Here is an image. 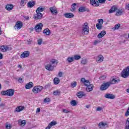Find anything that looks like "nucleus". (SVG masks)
Instances as JSON below:
<instances>
[{"label": "nucleus", "mask_w": 129, "mask_h": 129, "mask_svg": "<svg viewBox=\"0 0 129 129\" xmlns=\"http://www.w3.org/2000/svg\"><path fill=\"white\" fill-rule=\"evenodd\" d=\"M24 18L25 19V20H26V21H29V20H30V18L29 17V16H24Z\"/></svg>", "instance_id": "13d9d810"}, {"label": "nucleus", "mask_w": 129, "mask_h": 129, "mask_svg": "<svg viewBox=\"0 0 129 129\" xmlns=\"http://www.w3.org/2000/svg\"><path fill=\"white\" fill-rule=\"evenodd\" d=\"M125 9L129 10V4H127V5L125 6Z\"/></svg>", "instance_id": "69168bd1"}, {"label": "nucleus", "mask_w": 129, "mask_h": 129, "mask_svg": "<svg viewBox=\"0 0 129 129\" xmlns=\"http://www.w3.org/2000/svg\"><path fill=\"white\" fill-rule=\"evenodd\" d=\"M71 104L73 106H76V105H77V103H76V101L73 100L71 101Z\"/></svg>", "instance_id": "4c0bfd02"}, {"label": "nucleus", "mask_w": 129, "mask_h": 129, "mask_svg": "<svg viewBox=\"0 0 129 129\" xmlns=\"http://www.w3.org/2000/svg\"><path fill=\"white\" fill-rule=\"evenodd\" d=\"M56 124H57V122L55 121H52L50 123H49V124L45 128V129H50V128H51V127H52V126H53L54 125H56Z\"/></svg>", "instance_id": "a211bd4d"}, {"label": "nucleus", "mask_w": 129, "mask_h": 129, "mask_svg": "<svg viewBox=\"0 0 129 129\" xmlns=\"http://www.w3.org/2000/svg\"><path fill=\"white\" fill-rule=\"evenodd\" d=\"M81 63L82 64L85 65V64L87 63V60H86V59H83L81 60Z\"/></svg>", "instance_id": "a18cd8bd"}, {"label": "nucleus", "mask_w": 129, "mask_h": 129, "mask_svg": "<svg viewBox=\"0 0 129 129\" xmlns=\"http://www.w3.org/2000/svg\"><path fill=\"white\" fill-rule=\"evenodd\" d=\"M14 94L15 90L13 89H10L2 92V95H7V96H13Z\"/></svg>", "instance_id": "f03ea898"}, {"label": "nucleus", "mask_w": 129, "mask_h": 129, "mask_svg": "<svg viewBox=\"0 0 129 129\" xmlns=\"http://www.w3.org/2000/svg\"><path fill=\"white\" fill-rule=\"evenodd\" d=\"M6 106V104L5 103H1L0 104V107H5Z\"/></svg>", "instance_id": "e2e57ef3"}, {"label": "nucleus", "mask_w": 129, "mask_h": 129, "mask_svg": "<svg viewBox=\"0 0 129 129\" xmlns=\"http://www.w3.org/2000/svg\"><path fill=\"white\" fill-rule=\"evenodd\" d=\"M49 11L51 13L52 15L56 16L58 14V11H57V8L55 7H50L49 8Z\"/></svg>", "instance_id": "0eeeda50"}, {"label": "nucleus", "mask_w": 129, "mask_h": 129, "mask_svg": "<svg viewBox=\"0 0 129 129\" xmlns=\"http://www.w3.org/2000/svg\"><path fill=\"white\" fill-rule=\"evenodd\" d=\"M83 35H88L89 34V26H88V23H85L82 28Z\"/></svg>", "instance_id": "7ed1b4c3"}, {"label": "nucleus", "mask_w": 129, "mask_h": 129, "mask_svg": "<svg viewBox=\"0 0 129 129\" xmlns=\"http://www.w3.org/2000/svg\"><path fill=\"white\" fill-rule=\"evenodd\" d=\"M14 8V5L12 4H9L6 6V9L7 10V11H11V10H13Z\"/></svg>", "instance_id": "c756f323"}, {"label": "nucleus", "mask_w": 129, "mask_h": 129, "mask_svg": "<svg viewBox=\"0 0 129 129\" xmlns=\"http://www.w3.org/2000/svg\"><path fill=\"white\" fill-rule=\"evenodd\" d=\"M60 91H59L58 90H56L53 91V94L54 95H56V96L60 95Z\"/></svg>", "instance_id": "58836bf2"}, {"label": "nucleus", "mask_w": 129, "mask_h": 129, "mask_svg": "<svg viewBox=\"0 0 129 129\" xmlns=\"http://www.w3.org/2000/svg\"><path fill=\"white\" fill-rule=\"evenodd\" d=\"M98 23H99L100 25H102V24H103V19H99L98 20Z\"/></svg>", "instance_id": "8fccbe9b"}, {"label": "nucleus", "mask_w": 129, "mask_h": 129, "mask_svg": "<svg viewBox=\"0 0 129 129\" xmlns=\"http://www.w3.org/2000/svg\"><path fill=\"white\" fill-rule=\"evenodd\" d=\"M34 29L35 31H36V32H39V31H42V29H43V24L39 23L37 24L35 26Z\"/></svg>", "instance_id": "9b49d317"}, {"label": "nucleus", "mask_w": 129, "mask_h": 129, "mask_svg": "<svg viewBox=\"0 0 129 129\" xmlns=\"http://www.w3.org/2000/svg\"><path fill=\"white\" fill-rule=\"evenodd\" d=\"M62 112L64 113H69V112H70V110H67L66 109H62Z\"/></svg>", "instance_id": "c03bdc74"}, {"label": "nucleus", "mask_w": 129, "mask_h": 129, "mask_svg": "<svg viewBox=\"0 0 129 129\" xmlns=\"http://www.w3.org/2000/svg\"><path fill=\"white\" fill-rule=\"evenodd\" d=\"M99 43H100L99 40H95L94 42V45H97V44H99Z\"/></svg>", "instance_id": "09e8293b"}, {"label": "nucleus", "mask_w": 129, "mask_h": 129, "mask_svg": "<svg viewBox=\"0 0 129 129\" xmlns=\"http://www.w3.org/2000/svg\"><path fill=\"white\" fill-rule=\"evenodd\" d=\"M121 14H122V12L120 10H118L116 13V16H121Z\"/></svg>", "instance_id": "37998d69"}, {"label": "nucleus", "mask_w": 129, "mask_h": 129, "mask_svg": "<svg viewBox=\"0 0 129 129\" xmlns=\"http://www.w3.org/2000/svg\"><path fill=\"white\" fill-rule=\"evenodd\" d=\"M49 101H50V98H46L44 100V102H45V103L49 102Z\"/></svg>", "instance_id": "49530a36"}, {"label": "nucleus", "mask_w": 129, "mask_h": 129, "mask_svg": "<svg viewBox=\"0 0 129 129\" xmlns=\"http://www.w3.org/2000/svg\"><path fill=\"white\" fill-rule=\"evenodd\" d=\"M3 54H2V53H0V59H3Z\"/></svg>", "instance_id": "338daca9"}, {"label": "nucleus", "mask_w": 129, "mask_h": 129, "mask_svg": "<svg viewBox=\"0 0 129 129\" xmlns=\"http://www.w3.org/2000/svg\"><path fill=\"white\" fill-rule=\"evenodd\" d=\"M43 87L41 86H35L33 89L32 91L33 93H34L35 94H37V93H39L43 90Z\"/></svg>", "instance_id": "39448f33"}, {"label": "nucleus", "mask_w": 129, "mask_h": 129, "mask_svg": "<svg viewBox=\"0 0 129 129\" xmlns=\"http://www.w3.org/2000/svg\"><path fill=\"white\" fill-rule=\"evenodd\" d=\"M25 3H27V1L26 0H21V2L20 3V5H24L25 4Z\"/></svg>", "instance_id": "5fc2aeb1"}, {"label": "nucleus", "mask_w": 129, "mask_h": 129, "mask_svg": "<svg viewBox=\"0 0 129 129\" xmlns=\"http://www.w3.org/2000/svg\"><path fill=\"white\" fill-rule=\"evenodd\" d=\"M119 81H120L118 79L112 78V79H111L110 82H109L108 83H110V84H116L118 83V82H119Z\"/></svg>", "instance_id": "f8f14e48"}, {"label": "nucleus", "mask_w": 129, "mask_h": 129, "mask_svg": "<svg viewBox=\"0 0 129 129\" xmlns=\"http://www.w3.org/2000/svg\"><path fill=\"white\" fill-rule=\"evenodd\" d=\"M121 77L123 78H127L129 76V66L127 68L123 70L121 74Z\"/></svg>", "instance_id": "20e7f679"}, {"label": "nucleus", "mask_w": 129, "mask_h": 129, "mask_svg": "<svg viewBox=\"0 0 129 129\" xmlns=\"http://www.w3.org/2000/svg\"><path fill=\"white\" fill-rule=\"evenodd\" d=\"M97 111H101V110H102V107H98L96 109Z\"/></svg>", "instance_id": "864d4df0"}, {"label": "nucleus", "mask_w": 129, "mask_h": 129, "mask_svg": "<svg viewBox=\"0 0 129 129\" xmlns=\"http://www.w3.org/2000/svg\"><path fill=\"white\" fill-rule=\"evenodd\" d=\"M125 129H129V117L126 121Z\"/></svg>", "instance_id": "f704fd0d"}, {"label": "nucleus", "mask_w": 129, "mask_h": 129, "mask_svg": "<svg viewBox=\"0 0 129 129\" xmlns=\"http://www.w3.org/2000/svg\"><path fill=\"white\" fill-rule=\"evenodd\" d=\"M105 125H107V124L106 123H104L103 122H100L98 124V126L100 128H104Z\"/></svg>", "instance_id": "bb28decb"}, {"label": "nucleus", "mask_w": 129, "mask_h": 129, "mask_svg": "<svg viewBox=\"0 0 129 129\" xmlns=\"http://www.w3.org/2000/svg\"><path fill=\"white\" fill-rule=\"evenodd\" d=\"M18 123L22 126H24L26 125V120L19 119L18 120Z\"/></svg>", "instance_id": "cd10ccee"}, {"label": "nucleus", "mask_w": 129, "mask_h": 129, "mask_svg": "<svg viewBox=\"0 0 129 129\" xmlns=\"http://www.w3.org/2000/svg\"><path fill=\"white\" fill-rule=\"evenodd\" d=\"M62 76H63V74L62 73V72H60L58 73V77H62Z\"/></svg>", "instance_id": "052dcab7"}, {"label": "nucleus", "mask_w": 129, "mask_h": 129, "mask_svg": "<svg viewBox=\"0 0 129 129\" xmlns=\"http://www.w3.org/2000/svg\"><path fill=\"white\" fill-rule=\"evenodd\" d=\"M76 6H77L76 3H74V4H72V9H71L72 12H75V11L76 10V7H75Z\"/></svg>", "instance_id": "72a5a7b5"}, {"label": "nucleus", "mask_w": 129, "mask_h": 129, "mask_svg": "<svg viewBox=\"0 0 129 129\" xmlns=\"http://www.w3.org/2000/svg\"><path fill=\"white\" fill-rule=\"evenodd\" d=\"M81 81L82 83L84 84L85 86H88L90 84L89 80H86L84 78H82L81 79Z\"/></svg>", "instance_id": "4468645a"}, {"label": "nucleus", "mask_w": 129, "mask_h": 129, "mask_svg": "<svg viewBox=\"0 0 129 129\" xmlns=\"http://www.w3.org/2000/svg\"><path fill=\"white\" fill-rule=\"evenodd\" d=\"M77 96H78L79 98H82L83 96H85V94L83 91H80L77 93Z\"/></svg>", "instance_id": "5701e85b"}, {"label": "nucleus", "mask_w": 129, "mask_h": 129, "mask_svg": "<svg viewBox=\"0 0 129 129\" xmlns=\"http://www.w3.org/2000/svg\"><path fill=\"white\" fill-rule=\"evenodd\" d=\"M53 82L55 85H57V84H59V83L60 82V79L58 78H55L53 80Z\"/></svg>", "instance_id": "2f4dec72"}, {"label": "nucleus", "mask_w": 129, "mask_h": 129, "mask_svg": "<svg viewBox=\"0 0 129 129\" xmlns=\"http://www.w3.org/2000/svg\"><path fill=\"white\" fill-rule=\"evenodd\" d=\"M104 96L108 99H114L115 98V96L112 94H106Z\"/></svg>", "instance_id": "dca6fc26"}, {"label": "nucleus", "mask_w": 129, "mask_h": 129, "mask_svg": "<svg viewBox=\"0 0 129 129\" xmlns=\"http://www.w3.org/2000/svg\"><path fill=\"white\" fill-rule=\"evenodd\" d=\"M44 11H45V8H42L41 6H40L37 9L36 12L42 13V12H44Z\"/></svg>", "instance_id": "c85d7f7f"}, {"label": "nucleus", "mask_w": 129, "mask_h": 129, "mask_svg": "<svg viewBox=\"0 0 129 129\" xmlns=\"http://www.w3.org/2000/svg\"><path fill=\"white\" fill-rule=\"evenodd\" d=\"M100 78L101 80H104V79L106 78V77H105V76H101Z\"/></svg>", "instance_id": "4d7b16f0"}, {"label": "nucleus", "mask_w": 129, "mask_h": 129, "mask_svg": "<svg viewBox=\"0 0 129 129\" xmlns=\"http://www.w3.org/2000/svg\"><path fill=\"white\" fill-rule=\"evenodd\" d=\"M120 27V25L119 24H117L115 25L114 27V30H117L119 29Z\"/></svg>", "instance_id": "79ce46f5"}, {"label": "nucleus", "mask_w": 129, "mask_h": 129, "mask_svg": "<svg viewBox=\"0 0 129 129\" xmlns=\"http://www.w3.org/2000/svg\"><path fill=\"white\" fill-rule=\"evenodd\" d=\"M90 4L92 6L96 5L95 7H99V2L97 0H90Z\"/></svg>", "instance_id": "f3484780"}, {"label": "nucleus", "mask_w": 129, "mask_h": 129, "mask_svg": "<svg viewBox=\"0 0 129 129\" xmlns=\"http://www.w3.org/2000/svg\"><path fill=\"white\" fill-rule=\"evenodd\" d=\"M37 14H35L34 16V20H41L43 17V14L41 13H36Z\"/></svg>", "instance_id": "ddd939ff"}, {"label": "nucleus", "mask_w": 129, "mask_h": 129, "mask_svg": "<svg viewBox=\"0 0 129 129\" xmlns=\"http://www.w3.org/2000/svg\"><path fill=\"white\" fill-rule=\"evenodd\" d=\"M96 27L98 30H101L102 29V25L97 23Z\"/></svg>", "instance_id": "ea45409f"}, {"label": "nucleus", "mask_w": 129, "mask_h": 129, "mask_svg": "<svg viewBox=\"0 0 129 129\" xmlns=\"http://www.w3.org/2000/svg\"><path fill=\"white\" fill-rule=\"evenodd\" d=\"M40 111H41V109H40V108H38L36 110V113H38V112H40Z\"/></svg>", "instance_id": "0e129e2a"}, {"label": "nucleus", "mask_w": 129, "mask_h": 129, "mask_svg": "<svg viewBox=\"0 0 129 129\" xmlns=\"http://www.w3.org/2000/svg\"><path fill=\"white\" fill-rule=\"evenodd\" d=\"M30 56V52L29 51H25L20 55V57L22 59L24 58H27Z\"/></svg>", "instance_id": "1a4fd4ad"}, {"label": "nucleus", "mask_w": 129, "mask_h": 129, "mask_svg": "<svg viewBox=\"0 0 129 129\" xmlns=\"http://www.w3.org/2000/svg\"><path fill=\"white\" fill-rule=\"evenodd\" d=\"M126 92H127V93H129V88L126 89Z\"/></svg>", "instance_id": "774afa93"}, {"label": "nucleus", "mask_w": 129, "mask_h": 129, "mask_svg": "<svg viewBox=\"0 0 129 129\" xmlns=\"http://www.w3.org/2000/svg\"><path fill=\"white\" fill-rule=\"evenodd\" d=\"M97 61L99 63H101V62H102V61H103V56H102V55H99L98 59Z\"/></svg>", "instance_id": "473e14b6"}, {"label": "nucleus", "mask_w": 129, "mask_h": 129, "mask_svg": "<svg viewBox=\"0 0 129 129\" xmlns=\"http://www.w3.org/2000/svg\"><path fill=\"white\" fill-rule=\"evenodd\" d=\"M116 11H117V8L115 6H112L109 10V14H112L114 13V12H116Z\"/></svg>", "instance_id": "4be33fe9"}, {"label": "nucleus", "mask_w": 129, "mask_h": 129, "mask_svg": "<svg viewBox=\"0 0 129 129\" xmlns=\"http://www.w3.org/2000/svg\"><path fill=\"white\" fill-rule=\"evenodd\" d=\"M35 6V3L33 1H30L28 3V8H33Z\"/></svg>", "instance_id": "7c9ffc66"}, {"label": "nucleus", "mask_w": 129, "mask_h": 129, "mask_svg": "<svg viewBox=\"0 0 129 129\" xmlns=\"http://www.w3.org/2000/svg\"><path fill=\"white\" fill-rule=\"evenodd\" d=\"M64 17H65V18L71 19V18L74 17V14L71 13H67L64 14Z\"/></svg>", "instance_id": "6ab92c4d"}, {"label": "nucleus", "mask_w": 129, "mask_h": 129, "mask_svg": "<svg viewBox=\"0 0 129 129\" xmlns=\"http://www.w3.org/2000/svg\"><path fill=\"white\" fill-rule=\"evenodd\" d=\"M33 86L34 84L33 83V82H30L25 86V88H26V89H30V88H32V87H33Z\"/></svg>", "instance_id": "a878e982"}, {"label": "nucleus", "mask_w": 129, "mask_h": 129, "mask_svg": "<svg viewBox=\"0 0 129 129\" xmlns=\"http://www.w3.org/2000/svg\"><path fill=\"white\" fill-rule=\"evenodd\" d=\"M67 61H69L70 63H71V62H73L74 61V57H69L67 59Z\"/></svg>", "instance_id": "e433bc0d"}, {"label": "nucleus", "mask_w": 129, "mask_h": 129, "mask_svg": "<svg viewBox=\"0 0 129 129\" xmlns=\"http://www.w3.org/2000/svg\"><path fill=\"white\" fill-rule=\"evenodd\" d=\"M23 27V23L21 21H18L16 23L14 28L15 30H20Z\"/></svg>", "instance_id": "6e6552de"}, {"label": "nucleus", "mask_w": 129, "mask_h": 129, "mask_svg": "<svg viewBox=\"0 0 129 129\" xmlns=\"http://www.w3.org/2000/svg\"><path fill=\"white\" fill-rule=\"evenodd\" d=\"M79 12L80 13L89 12V9L85 7H81L79 8Z\"/></svg>", "instance_id": "2eb2a0df"}, {"label": "nucleus", "mask_w": 129, "mask_h": 129, "mask_svg": "<svg viewBox=\"0 0 129 129\" xmlns=\"http://www.w3.org/2000/svg\"><path fill=\"white\" fill-rule=\"evenodd\" d=\"M77 85V83L76 82H73L71 84V86H72L73 88H74V87H76Z\"/></svg>", "instance_id": "a19ab883"}, {"label": "nucleus", "mask_w": 129, "mask_h": 129, "mask_svg": "<svg viewBox=\"0 0 129 129\" xmlns=\"http://www.w3.org/2000/svg\"><path fill=\"white\" fill-rule=\"evenodd\" d=\"M24 109H25V107L23 106H18L15 110V112H21V111L24 110Z\"/></svg>", "instance_id": "aec40b11"}, {"label": "nucleus", "mask_w": 129, "mask_h": 129, "mask_svg": "<svg viewBox=\"0 0 129 129\" xmlns=\"http://www.w3.org/2000/svg\"><path fill=\"white\" fill-rule=\"evenodd\" d=\"M11 49L12 48H11L8 45H2L0 47V50H1V52H7L8 50H11Z\"/></svg>", "instance_id": "9d476101"}, {"label": "nucleus", "mask_w": 129, "mask_h": 129, "mask_svg": "<svg viewBox=\"0 0 129 129\" xmlns=\"http://www.w3.org/2000/svg\"><path fill=\"white\" fill-rule=\"evenodd\" d=\"M32 42H33V41L31 39L27 40L28 45H31L32 44Z\"/></svg>", "instance_id": "603ef678"}, {"label": "nucleus", "mask_w": 129, "mask_h": 129, "mask_svg": "<svg viewBox=\"0 0 129 129\" xmlns=\"http://www.w3.org/2000/svg\"><path fill=\"white\" fill-rule=\"evenodd\" d=\"M6 127L7 129H11L12 128V126L9 125V123H6Z\"/></svg>", "instance_id": "de8ad7c7"}, {"label": "nucleus", "mask_w": 129, "mask_h": 129, "mask_svg": "<svg viewBox=\"0 0 129 129\" xmlns=\"http://www.w3.org/2000/svg\"><path fill=\"white\" fill-rule=\"evenodd\" d=\"M42 42H43V40H42V39H39L38 40V45H41Z\"/></svg>", "instance_id": "6e6d98bb"}, {"label": "nucleus", "mask_w": 129, "mask_h": 129, "mask_svg": "<svg viewBox=\"0 0 129 129\" xmlns=\"http://www.w3.org/2000/svg\"><path fill=\"white\" fill-rule=\"evenodd\" d=\"M49 87H50V86L49 85V84H47L44 86V89H47L49 88Z\"/></svg>", "instance_id": "bf43d9fd"}, {"label": "nucleus", "mask_w": 129, "mask_h": 129, "mask_svg": "<svg viewBox=\"0 0 129 129\" xmlns=\"http://www.w3.org/2000/svg\"><path fill=\"white\" fill-rule=\"evenodd\" d=\"M74 60H79L80 59H81V56L79 55H75L74 56Z\"/></svg>", "instance_id": "c9c22d12"}, {"label": "nucleus", "mask_w": 129, "mask_h": 129, "mask_svg": "<svg viewBox=\"0 0 129 129\" xmlns=\"http://www.w3.org/2000/svg\"><path fill=\"white\" fill-rule=\"evenodd\" d=\"M105 34H106V32H105V31H102L101 33L98 34L97 37L98 39H101V38H102V37H103Z\"/></svg>", "instance_id": "b1692460"}, {"label": "nucleus", "mask_w": 129, "mask_h": 129, "mask_svg": "<svg viewBox=\"0 0 129 129\" xmlns=\"http://www.w3.org/2000/svg\"><path fill=\"white\" fill-rule=\"evenodd\" d=\"M18 82H20V83H23V79L19 78L18 79Z\"/></svg>", "instance_id": "680f3d73"}, {"label": "nucleus", "mask_w": 129, "mask_h": 129, "mask_svg": "<svg viewBox=\"0 0 129 129\" xmlns=\"http://www.w3.org/2000/svg\"><path fill=\"white\" fill-rule=\"evenodd\" d=\"M109 86H110V83L108 82H107L106 83H103L102 84L100 89L102 91H103L104 90H106V89H107V88H108Z\"/></svg>", "instance_id": "423d86ee"}, {"label": "nucleus", "mask_w": 129, "mask_h": 129, "mask_svg": "<svg viewBox=\"0 0 129 129\" xmlns=\"http://www.w3.org/2000/svg\"><path fill=\"white\" fill-rule=\"evenodd\" d=\"M99 4H104L105 2H106V0H98Z\"/></svg>", "instance_id": "3c124183"}, {"label": "nucleus", "mask_w": 129, "mask_h": 129, "mask_svg": "<svg viewBox=\"0 0 129 129\" xmlns=\"http://www.w3.org/2000/svg\"><path fill=\"white\" fill-rule=\"evenodd\" d=\"M86 90L88 92H90V91H92L93 90V85L90 84L88 86H87Z\"/></svg>", "instance_id": "412c9836"}, {"label": "nucleus", "mask_w": 129, "mask_h": 129, "mask_svg": "<svg viewBox=\"0 0 129 129\" xmlns=\"http://www.w3.org/2000/svg\"><path fill=\"white\" fill-rule=\"evenodd\" d=\"M57 64H58V60L55 59H52L50 60L49 64L45 66V69L48 71H53Z\"/></svg>", "instance_id": "f257e3e1"}, {"label": "nucleus", "mask_w": 129, "mask_h": 129, "mask_svg": "<svg viewBox=\"0 0 129 129\" xmlns=\"http://www.w3.org/2000/svg\"><path fill=\"white\" fill-rule=\"evenodd\" d=\"M43 34H45L46 36H50L51 34V31L48 28H46L43 31Z\"/></svg>", "instance_id": "393cba45"}]
</instances>
